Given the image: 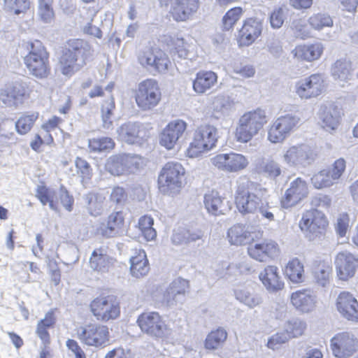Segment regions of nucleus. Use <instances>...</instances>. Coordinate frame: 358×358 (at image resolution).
I'll use <instances>...</instances> for the list:
<instances>
[{
  "label": "nucleus",
  "instance_id": "obj_52",
  "mask_svg": "<svg viewBox=\"0 0 358 358\" xmlns=\"http://www.w3.org/2000/svg\"><path fill=\"white\" fill-rule=\"evenodd\" d=\"M243 14L241 7H234L229 10L222 18L223 28L226 31L231 29Z\"/></svg>",
  "mask_w": 358,
  "mask_h": 358
},
{
  "label": "nucleus",
  "instance_id": "obj_31",
  "mask_svg": "<svg viewBox=\"0 0 358 358\" xmlns=\"http://www.w3.org/2000/svg\"><path fill=\"white\" fill-rule=\"evenodd\" d=\"M255 169L258 174L273 180H276L282 172L281 165L271 158H263L257 161Z\"/></svg>",
  "mask_w": 358,
  "mask_h": 358
},
{
  "label": "nucleus",
  "instance_id": "obj_18",
  "mask_svg": "<svg viewBox=\"0 0 358 358\" xmlns=\"http://www.w3.org/2000/svg\"><path fill=\"white\" fill-rule=\"evenodd\" d=\"M117 132L119 138L128 144L141 145L149 136V131L141 122H128L122 124Z\"/></svg>",
  "mask_w": 358,
  "mask_h": 358
},
{
  "label": "nucleus",
  "instance_id": "obj_62",
  "mask_svg": "<svg viewBox=\"0 0 358 358\" xmlns=\"http://www.w3.org/2000/svg\"><path fill=\"white\" fill-rule=\"evenodd\" d=\"M59 197L64 208L69 212L71 211L74 199L73 197L69 194L64 185H61L59 188Z\"/></svg>",
  "mask_w": 358,
  "mask_h": 358
},
{
  "label": "nucleus",
  "instance_id": "obj_38",
  "mask_svg": "<svg viewBox=\"0 0 358 358\" xmlns=\"http://www.w3.org/2000/svg\"><path fill=\"white\" fill-rule=\"evenodd\" d=\"M236 299L249 308H254L263 302L262 296L248 288H238L234 290Z\"/></svg>",
  "mask_w": 358,
  "mask_h": 358
},
{
  "label": "nucleus",
  "instance_id": "obj_20",
  "mask_svg": "<svg viewBox=\"0 0 358 358\" xmlns=\"http://www.w3.org/2000/svg\"><path fill=\"white\" fill-rule=\"evenodd\" d=\"M324 80L320 74H313L296 83V93L301 99H310L319 96L324 90Z\"/></svg>",
  "mask_w": 358,
  "mask_h": 358
},
{
  "label": "nucleus",
  "instance_id": "obj_26",
  "mask_svg": "<svg viewBox=\"0 0 358 358\" xmlns=\"http://www.w3.org/2000/svg\"><path fill=\"white\" fill-rule=\"evenodd\" d=\"M124 217L121 212L111 213L106 220L100 223L96 232L103 238H110L123 233Z\"/></svg>",
  "mask_w": 358,
  "mask_h": 358
},
{
  "label": "nucleus",
  "instance_id": "obj_4",
  "mask_svg": "<svg viewBox=\"0 0 358 358\" xmlns=\"http://www.w3.org/2000/svg\"><path fill=\"white\" fill-rule=\"evenodd\" d=\"M185 175V169L177 162H167L158 176L159 190L164 194L174 196L180 192Z\"/></svg>",
  "mask_w": 358,
  "mask_h": 358
},
{
  "label": "nucleus",
  "instance_id": "obj_49",
  "mask_svg": "<svg viewBox=\"0 0 358 358\" xmlns=\"http://www.w3.org/2000/svg\"><path fill=\"white\" fill-rule=\"evenodd\" d=\"M124 155H113L110 157L106 164V170L113 176L124 174Z\"/></svg>",
  "mask_w": 358,
  "mask_h": 358
},
{
  "label": "nucleus",
  "instance_id": "obj_7",
  "mask_svg": "<svg viewBox=\"0 0 358 358\" xmlns=\"http://www.w3.org/2000/svg\"><path fill=\"white\" fill-rule=\"evenodd\" d=\"M24 61L29 73L34 76L44 78L49 75L48 54L39 41L31 44V50Z\"/></svg>",
  "mask_w": 358,
  "mask_h": 358
},
{
  "label": "nucleus",
  "instance_id": "obj_41",
  "mask_svg": "<svg viewBox=\"0 0 358 358\" xmlns=\"http://www.w3.org/2000/svg\"><path fill=\"white\" fill-rule=\"evenodd\" d=\"M331 271L332 267L329 262H315L313 268V274L317 283L324 287L329 282Z\"/></svg>",
  "mask_w": 358,
  "mask_h": 358
},
{
  "label": "nucleus",
  "instance_id": "obj_35",
  "mask_svg": "<svg viewBox=\"0 0 358 358\" xmlns=\"http://www.w3.org/2000/svg\"><path fill=\"white\" fill-rule=\"evenodd\" d=\"M291 302L296 309L303 313H308L314 308L315 300L310 291L299 290L292 293Z\"/></svg>",
  "mask_w": 358,
  "mask_h": 358
},
{
  "label": "nucleus",
  "instance_id": "obj_34",
  "mask_svg": "<svg viewBox=\"0 0 358 358\" xmlns=\"http://www.w3.org/2000/svg\"><path fill=\"white\" fill-rule=\"evenodd\" d=\"M203 232L200 229H178L172 235L171 241L174 245H189L201 241L203 243Z\"/></svg>",
  "mask_w": 358,
  "mask_h": 358
},
{
  "label": "nucleus",
  "instance_id": "obj_21",
  "mask_svg": "<svg viewBox=\"0 0 358 358\" xmlns=\"http://www.w3.org/2000/svg\"><path fill=\"white\" fill-rule=\"evenodd\" d=\"M186 129L187 123L182 120L170 122L160 134V145L167 150L174 148L182 137Z\"/></svg>",
  "mask_w": 358,
  "mask_h": 358
},
{
  "label": "nucleus",
  "instance_id": "obj_51",
  "mask_svg": "<svg viewBox=\"0 0 358 358\" xmlns=\"http://www.w3.org/2000/svg\"><path fill=\"white\" fill-rule=\"evenodd\" d=\"M311 182L315 188L322 189L333 185L335 181L331 178L329 172L326 169H323L313 176Z\"/></svg>",
  "mask_w": 358,
  "mask_h": 358
},
{
  "label": "nucleus",
  "instance_id": "obj_3",
  "mask_svg": "<svg viewBox=\"0 0 358 358\" xmlns=\"http://www.w3.org/2000/svg\"><path fill=\"white\" fill-rule=\"evenodd\" d=\"M219 138L217 129L211 124H204L198 127L194 134L192 142L187 150V156L196 158L202 153L213 150Z\"/></svg>",
  "mask_w": 358,
  "mask_h": 358
},
{
  "label": "nucleus",
  "instance_id": "obj_45",
  "mask_svg": "<svg viewBox=\"0 0 358 358\" xmlns=\"http://www.w3.org/2000/svg\"><path fill=\"white\" fill-rule=\"evenodd\" d=\"M36 196L43 206L48 203L51 210L56 212L58 211L57 203L54 200V198L56 196V193L54 190H52L45 186H39L36 189Z\"/></svg>",
  "mask_w": 358,
  "mask_h": 358
},
{
  "label": "nucleus",
  "instance_id": "obj_53",
  "mask_svg": "<svg viewBox=\"0 0 358 358\" xmlns=\"http://www.w3.org/2000/svg\"><path fill=\"white\" fill-rule=\"evenodd\" d=\"M308 22L313 29L317 30L333 26V20L326 13L315 14L309 18Z\"/></svg>",
  "mask_w": 358,
  "mask_h": 358
},
{
  "label": "nucleus",
  "instance_id": "obj_13",
  "mask_svg": "<svg viewBox=\"0 0 358 358\" xmlns=\"http://www.w3.org/2000/svg\"><path fill=\"white\" fill-rule=\"evenodd\" d=\"M137 323L141 331L155 338H164L171 334L170 329L157 312L144 313L140 315Z\"/></svg>",
  "mask_w": 358,
  "mask_h": 358
},
{
  "label": "nucleus",
  "instance_id": "obj_23",
  "mask_svg": "<svg viewBox=\"0 0 358 358\" xmlns=\"http://www.w3.org/2000/svg\"><path fill=\"white\" fill-rule=\"evenodd\" d=\"M250 257L261 262H266L278 256V244L271 240L250 244L248 248Z\"/></svg>",
  "mask_w": 358,
  "mask_h": 358
},
{
  "label": "nucleus",
  "instance_id": "obj_16",
  "mask_svg": "<svg viewBox=\"0 0 358 358\" xmlns=\"http://www.w3.org/2000/svg\"><path fill=\"white\" fill-rule=\"evenodd\" d=\"M333 355L338 358H347L357 352L358 340L351 332H341L331 339Z\"/></svg>",
  "mask_w": 358,
  "mask_h": 358
},
{
  "label": "nucleus",
  "instance_id": "obj_44",
  "mask_svg": "<svg viewBox=\"0 0 358 358\" xmlns=\"http://www.w3.org/2000/svg\"><path fill=\"white\" fill-rule=\"evenodd\" d=\"M303 266L297 259L289 262L285 268V274L293 282H301L303 280Z\"/></svg>",
  "mask_w": 358,
  "mask_h": 358
},
{
  "label": "nucleus",
  "instance_id": "obj_43",
  "mask_svg": "<svg viewBox=\"0 0 358 358\" xmlns=\"http://www.w3.org/2000/svg\"><path fill=\"white\" fill-rule=\"evenodd\" d=\"M83 199L88 212L91 215L96 216L101 214L103 200L101 195L94 192H90L84 195Z\"/></svg>",
  "mask_w": 358,
  "mask_h": 358
},
{
  "label": "nucleus",
  "instance_id": "obj_29",
  "mask_svg": "<svg viewBox=\"0 0 358 358\" xmlns=\"http://www.w3.org/2000/svg\"><path fill=\"white\" fill-rule=\"evenodd\" d=\"M259 280L270 292H276L284 287L279 269L275 266H268L259 275Z\"/></svg>",
  "mask_w": 358,
  "mask_h": 358
},
{
  "label": "nucleus",
  "instance_id": "obj_10",
  "mask_svg": "<svg viewBox=\"0 0 358 358\" xmlns=\"http://www.w3.org/2000/svg\"><path fill=\"white\" fill-rule=\"evenodd\" d=\"M188 289L189 281L182 278H178L173 280L161 294L157 296L156 300L163 306L173 307L178 303H183Z\"/></svg>",
  "mask_w": 358,
  "mask_h": 358
},
{
  "label": "nucleus",
  "instance_id": "obj_37",
  "mask_svg": "<svg viewBox=\"0 0 358 358\" xmlns=\"http://www.w3.org/2000/svg\"><path fill=\"white\" fill-rule=\"evenodd\" d=\"M203 203L207 211L213 215L224 214L227 210L223 203V198L215 190L205 194Z\"/></svg>",
  "mask_w": 358,
  "mask_h": 358
},
{
  "label": "nucleus",
  "instance_id": "obj_19",
  "mask_svg": "<svg viewBox=\"0 0 358 358\" xmlns=\"http://www.w3.org/2000/svg\"><path fill=\"white\" fill-rule=\"evenodd\" d=\"M308 194V187L306 180L300 177L292 180L280 199L283 208H289L298 204Z\"/></svg>",
  "mask_w": 358,
  "mask_h": 358
},
{
  "label": "nucleus",
  "instance_id": "obj_57",
  "mask_svg": "<svg viewBox=\"0 0 358 358\" xmlns=\"http://www.w3.org/2000/svg\"><path fill=\"white\" fill-rule=\"evenodd\" d=\"M213 109L217 112L224 113L231 107V101L228 96L219 94L214 97L212 103Z\"/></svg>",
  "mask_w": 358,
  "mask_h": 358
},
{
  "label": "nucleus",
  "instance_id": "obj_2",
  "mask_svg": "<svg viewBox=\"0 0 358 358\" xmlns=\"http://www.w3.org/2000/svg\"><path fill=\"white\" fill-rule=\"evenodd\" d=\"M266 189L257 182L246 178H240L236 191L235 202L243 214H254L262 206V198Z\"/></svg>",
  "mask_w": 358,
  "mask_h": 358
},
{
  "label": "nucleus",
  "instance_id": "obj_50",
  "mask_svg": "<svg viewBox=\"0 0 358 358\" xmlns=\"http://www.w3.org/2000/svg\"><path fill=\"white\" fill-rule=\"evenodd\" d=\"M289 13V9L286 6L275 8L270 14L269 20L271 27L273 29L280 28Z\"/></svg>",
  "mask_w": 358,
  "mask_h": 358
},
{
  "label": "nucleus",
  "instance_id": "obj_42",
  "mask_svg": "<svg viewBox=\"0 0 358 358\" xmlns=\"http://www.w3.org/2000/svg\"><path fill=\"white\" fill-rule=\"evenodd\" d=\"M110 264V258L103 252L102 249L94 250L90 259V267L97 271L105 272Z\"/></svg>",
  "mask_w": 358,
  "mask_h": 358
},
{
  "label": "nucleus",
  "instance_id": "obj_9",
  "mask_svg": "<svg viewBox=\"0 0 358 358\" xmlns=\"http://www.w3.org/2000/svg\"><path fill=\"white\" fill-rule=\"evenodd\" d=\"M316 157V152L310 145L299 144L288 148L282 160L289 167L306 168L315 162Z\"/></svg>",
  "mask_w": 358,
  "mask_h": 358
},
{
  "label": "nucleus",
  "instance_id": "obj_27",
  "mask_svg": "<svg viewBox=\"0 0 358 358\" xmlns=\"http://www.w3.org/2000/svg\"><path fill=\"white\" fill-rule=\"evenodd\" d=\"M262 22L257 18L250 17L244 21L238 32V43L241 46H249L261 35Z\"/></svg>",
  "mask_w": 358,
  "mask_h": 358
},
{
  "label": "nucleus",
  "instance_id": "obj_28",
  "mask_svg": "<svg viewBox=\"0 0 358 358\" xmlns=\"http://www.w3.org/2000/svg\"><path fill=\"white\" fill-rule=\"evenodd\" d=\"M318 115L322 122V127L326 131H334L338 127L341 111L335 103L329 102L322 105Z\"/></svg>",
  "mask_w": 358,
  "mask_h": 358
},
{
  "label": "nucleus",
  "instance_id": "obj_8",
  "mask_svg": "<svg viewBox=\"0 0 358 358\" xmlns=\"http://www.w3.org/2000/svg\"><path fill=\"white\" fill-rule=\"evenodd\" d=\"M161 96V90L157 82L153 79H147L138 84L135 94V100L141 110L147 111L158 105Z\"/></svg>",
  "mask_w": 358,
  "mask_h": 358
},
{
  "label": "nucleus",
  "instance_id": "obj_12",
  "mask_svg": "<svg viewBox=\"0 0 358 358\" xmlns=\"http://www.w3.org/2000/svg\"><path fill=\"white\" fill-rule=\"evenodd\" d=\"M300 117L288 113L281 115L273 123L268 132V139L273 143L282 142L300 122Z\"/></svg>",
  "mask_w": 358,
  "mask_h": 358
},
{
  "label": "nucleus",
  "instance_id": "obj_47",
  "mask_svg": "<svg viewBox=\"0 0 358 358\" xmlns=\"http://www.w3.org/2000/svg\"><path fill=\"white\" fill-rule=\"evenodd\" d=\"M88 146L94 152H108L115 147V142L109 137L94 138L89 140Z\"/></svg>",
  "mask_w": 358,
  "mask_h": 358
},
{
  "label": "nucleus",
  "instance_id": "obj_56",
  "mask_svg": "<svg viewBox=\"0 0 358 358\" xmlns=\"http://www.w3.org/2000/svg\"><path fill=\"white\" fill-rule=\"evenodd\" d=\"M114 108L115 101L113 98L106 101L101 106V117L105 128H108L112 124L110 118Z\"/></svg>",
  "mask_w": 358,
  "mask_h": 358
},
{
  "label": "nucleus",
  "instance_id": "obj_48",
  "mask_svg": "<svg viewBox=\"0 0 358 358\" xmlns=\"http://www.w3.org/2000/svg\"><path fill=\"white\" fill-rule=\"evenodd\" d=\"M227 337L226 330L223 328H218L207 336L205 341V347L206 349L215 350L227 339Z\"/></svg>",
  "mask_w": 358,
  "mask_h": 358
},
{
  "label": "nucleus",
  "instance_id": "obj_64",
  "mask_svg": "<svg viewBox=\"0 0 358 358\" xmlns=\"http://www.w3.org/2000/svg\"><path fill=\"white\" fill-rule=\"evenodd\" d=\"M38 14L44 22H50L54 17L52 5H38Z\"/></svg>",
  "mask_w": 358,
  "mask_h": 358
},
{
  "label": "nucleus",
  "instance_id": "obj_54",
  "mask_svg": "<svg viewBox=\"0 0 358 358\" xmlns=\"http://www.w3.org/2000/svg\"><path fill=\"white\" fill-rule=\"evenodd\" d=\"M306 328V322L298 318H295L288 322L285 331L289 334L290 338H296L301 336Z\"/></svg>",
  "mask_w": 358,
  "mask_h": 358
},
{
  "label": "nucleus",
  "instance_id": "obj_58",
  "mask_svg": "<svg viewBox=\"0 0 358 358\" xmlns=\"http://www.w3.org/2000/svg\"><path fill=\"white\" fill-rule=\"evenodd\" d=\"M289 338L290 336L286 331L278 332L268 338L267 346L268 348L275 350L279 345L286 343Z\"/></svg>",
  "mask_w": 358,
  "mask_h": 358
},
{
  "label": "nucleus",
  "instance_id": "obj_1",
  "mask_svg": "<svg viewBox=\"0 0 358 358\" xmlns=\"http://www.w3.org/2000/svg\"><path fill=\"white\" fill-rule=\"evenodd\" d=\"M90 55L91 47L87 42L82 39L69 40L59 59L61 73L65 76H72L86 64Z\"/></svg>",
  "mask_w": 358,
  "mask_h": 358
},
{
  "label": "nucleus",
  "instance_id": "obj_30",
  "mask_svg": "<svg viewBox=\"0 0 358 358\" xmlns=\"http://www.w3.org/2000/svg\"><path fill=\"white\" fill-rule=\"evenodd\" d=\"M217 83V75L212 71H200L192 82L194 91L203 94L213 88Z\"/></svg>",
  "mask_w": 358,
  "mask_h": 358
},
{
  "label": "nucleus",
  "instance_id": "obj_55",
  "mask_svg": "<svg viewBox=\"0 0 358 358\" xmlns=\"http://www.w3.org/2000/svg\"><path fill=\"white\" fill-rule=\"evenodd\" d=\"M5 10L15 15L25 12L29 7L28 0H3Z\"/></svg>",
  "mask_w": 358,
  "mask_h": 358
},
{
  "label": "nucleus",
  "instance_id": "obj_61",
  "mask_svg": "<svg viewBox=\"0 0 358 358\" xmlns=\"http://www.w3.org/2000/svg\"><path fill=\"white\" fill-rule=\"evenodd\" d=\"M124 174L134 173L138 170L141 164L140 158L134 155H124Z\"/></svg>",
  "mask_w": 358,
  "mask_h": 358
},
{
  "label": "nucleus",
  "instance_id": "obj_39",
  "mask_svg": "<svg viewBox=\"0 0 358 358\" xmlns=\"http://www.w3.org/2000/svg\"><path fill=\"white\" fill-rule=\"evenodd\" d=\"M227 234L229 242L232 245H245L249 243L252 239L250 232L246 229L245 226L240 224L231 227Z\"/></svg>",
  "mask_w": 358,
  "mask_h": 358
},
{
  "label": "nucleus",
  "instance_id": "obj_22",
  "mask_svg": "<svg viewBox=\"0 0 358 358\" xmlns=\"http://www.w3.org/2000/svg\"><path fill=\"white\" fill-rule=\"evenodd\" d=\"M25 93L22 83L15 82L7 84L0 90V102L6 107L17 108L22 103Z\"/></svg>",
  "mask_w": 358,
  "mask_h": 358
},
{
  "label": "nucleus",
  "instance_id": "obj_6",
  "mask_svg": "<svg viewBox=\"0 0 358 358\" xmlns=\"http://www.w3.org/2000/svg\"><path fill=\"white\" fill-rule=\"evenodd\" d=\"M327 224L324 214L313 209L303 213L299 227L310 241L318 243L325 236Z\"/></svg>",
  "mask_w": 358,
  "mask_h": 358
},
{
  "label": "nucleus",
  "instance_id": "obj_36",
  "mask_svg": "<svg viewBox=\"0 0 358 358\" xmlns=\"http://www.w3.org/2000/svg\"><path fill=\"white\" fill-rule=\"evenodd\" d=\"M352 71L351 62L346 59L336 60L331 69L334 79L343 83L352 78Z\"/></svg>",
  "mask_w": 358,
  "mask_h": 358
},
{
  "label": "nucleus",
  "instance_id": "obj_5",
  "mask_svg": "<svg viewBox=\"0 0 358 358\" xmlns=\"http://www.w3.org/2000/svg\"><path fill=\"white\" fill-rule=\"evenodd\" d=\"M267 122L266 112L258 108L244 113L239 119L236 136L241 143H247L258 134Z\"/></svg>",
  "mask_w": 358,
  "mask_h": 358
},
{
  "label": "nucleus",
  "instance_id": "obj_59",
  "mask_svg": "<svg viewBox=\"0 0 358 358\" xmlns=\"http://www.w3.org/2000/svg\"><path fill=\"white\" fill-rule=\"evenodd\" d=\"M345 161L343 158H340L335 161L331 168L327 169L326 170L331 175V178L334 181L338 180L345 169Z\"/></svg>",
  "mask_w": 358,
  "mask_h": 358
},
{
  "label": "nucleus",
  "instance_id": "obj_46",
  "mask_svg": "<svg viewBox=\"0 0 358 358\" xmlns=\"http://www.w3.org/2000/svg\"><path fill=\"white\" fill-rule=\"evenodd\" d=\"M38 117V113L37 112L28 113L22 115L15 122L17 132L21 135L28 133Z\"/></svg>",
  "mask_w": 358,
  "mask_h": 358
},
{
  "label": "nucleus",
  "instance_id": "obj_63",
  "mask_svg": "<svg viewBox=\"0 0 358 358\" xmlns=\"http://www.w3.org/2000/svg\"><path fill=\"white\" fill-rule=\"evenodd\" d=\"M150 270L148 261H144L140 264L130 266V271L134 277L137 278L145 275Z\"/></svg>",
  "mask_w": 358,
  "mask_h": 358
},
{
  "label": "nucleus",
  "instance_id": "obj_33",
  "mask_svg": "<svg viewBox=\"0 0 358 358\" xmlns=\"http://www.w3.org/2000/svg\"><path fill=\"white\" fill-rule=\"evenodd\" d=\"M164 38L173 57L181 59H192V52L190 50L192 46L185 43L183 38L171 36H165Z\"/></svg>",
  "mask_w": 358,
  "mask_h": 358
},
{
  "label": "nucleus",
  "instance_id": "obj_15",
  "mask_svg": "<svg viewBox=\"0 0 358 358\" xmlns=\"http://www.w3.org/2000/svg\"><path fill=\"white\" fill-rule=\"evenodd\" d=\"M211 163L220 171L235 173L245 169L249 162L243 155L231 152L221 153L210 159Z\"/></svg>",
  "mask_w": 358,
  "mask_h": 358
},
{
  "label": "nucleus",
  "instance_id": "obj_14",
  "mask_svg": "<svg viewBox=\"0 0 358 358\" xmlns=\"http://www.w3.org/2000/svg\"><path fill=\"white\" fill-rule=\"evenodd\" d=\"M138 60L148 70L159 73L167 71L170 64L168 56L158 48H147L141 52Z\"/></svg>",
  "mask_w": 358,
  "mask_h": 358
},
{
  "label": "nucleus",
  "instance_id": "obj_60",
  "mask_svg": "<svg viewBox=\"0 0 358 358\" xmlns=\"http://www.w3.org/2000/svg\"><path fill=\"white\" fill-rule=\"evenodd\" d=\"M78 173L83 179H89L92 176V169L90 164L85 159L77 157L75 161Z\"/></svg>",
  "mask_w": 358,
  "mask_h": 358
},
{
  "label": "nucleus",
  "instance_id": "obj_24",
  "mask_svg": "<svg viewBox=\"0 0 358 358\" xmlns=\"http://www.w3.org/2000/svg\"><path fill=\"white\" fill-rule=\"evenodd\" d=\"M338 277L341 280H347L354 276L358 267V257L348 252H339L335 259Z\"/></svg>",
  "mask_w": 358,
  "mask_h": 358
},
{
  "label": "nucleus",
  "instance_id": "obj_17",
  "mask_svg": "<svg viewBox=\"0 0 358 358\" xmlns=\"http://www.w3.org/2000/svg\"><path fill=\"white\" fill-rule=\"evenodd\" d=\"M90 309L98 320L103 321L115 319L120 313L118 303L113 296L94 299L90 303Z\"/></svg>",
  "mask_w": 358,
  "mask_h": 358
},
{
  "label": "nucleus",
  "instance_id": "obj_25",
  "mask_svg": "<svg viewBox=\"0 0 358 358\" xmlns=\"http://www.w3.org/2000/svg\"><path fill=\"white\" fill-rule=\"evenodd\" d=\"M336 309L341 315L352 322H358V301L352 294L342 292L336 299Z\"/></svg>",
  "mask_w": 358,
  "mask_h": 358
},
{
  "label": "nucleus",
  "instance_id": "obj_11",
  "mask_svg": "<svg viewBox=\"0 0 358 358\" xmlns=\"http://www.w3.org/2000/svg\"><path fill=\"white\" fill-rule=\"evenodd\" d=\"M77 336L81 343L88 346L102 347L109 341L108 327L99 324L80 327L77 330Z\"/></svg>",
  "mask_w": 358,
  "mask_h": 358
},
{
  "label": "nucleus",
  "instance_id": "obj_32",
  "mask_svg": "<svg viewBox=\"0 0 358 358\" xmlns=\"http://www.w3.org/2000/svg\"><path fill=\"white\" fill-rule=\"evenodd\" d=\"M199 8V0H176L173 17L176 21L188 20Z\"/></svg>",
  "mask_w": 358,
  "mask_h": 358
},
{
  "label": "nucleus",
  "instance_id": "obj_40",
  "mask_svg": "<svg viewBox=\"0 0 358 358\" xmlns=\"http://www.w3.org/2000/svg\"><path fill=\"white\" fill-rule=\"evenodd\" d=\"M323 51L320 43H315L308 45H299L295 49V56L306 61H313L317 59Z\"/></svg>",
  "mask_w": 358,
  "mask_h": 358
}]
</instances>
